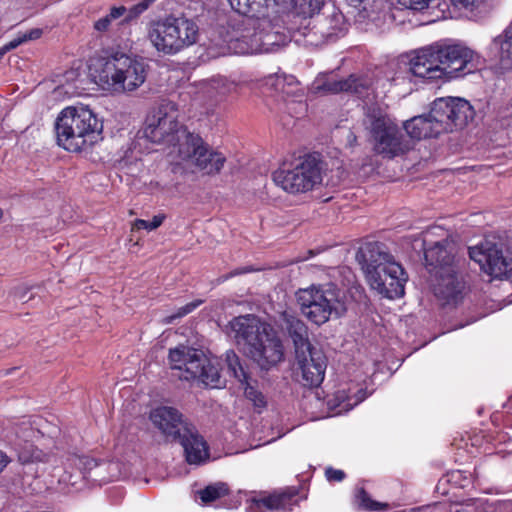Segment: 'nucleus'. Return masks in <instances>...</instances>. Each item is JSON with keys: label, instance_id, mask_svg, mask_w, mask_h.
Masks as SVG:
<instances>
[{"label": "nucleus", "instance_id": "f257e3e1", "mask_svg": "<svg viewBox=\"0 0 512 512\" xmlns=\"http://www.w3.org/2000/svg\"><path fill=\"white\" fill-rule=\"evenodd\" d=\"M484 64L479 53L464 44L435 43L416 52L411 73L429 80H452L478 71Z\"/></svg>", "mask_w": 512, "mask_h": 512}, {"label": "nucleus", "instance_id": "f03ea898", "mask_svg": "<svg viewBox=\"0 0 512 512\" xmlns=\"http://www.w3.org/2000/svg\"><path fill=\"white\" fill-rule=\"evenodd\" d=\"M233 10L246 16L239 35L230 40L229 47L236 54L266 52L283 40L280 19L272 17L273 0H228Z\"/></svg>", "mask_w": 512, "mask_h": 512}, {"label": "nucleus", "instance_id": "7ed1b4c3", "mask_svg": "<svg viewBox=\"0 0 512 512\" xmlns=\"http://www.w3.org/2000/svg\"><path fill=\"white\" fill-rule=\"evenodd\" d=\"M90 71L94 82L103 90L117 93L135 91L146 79L143 60L123 52L98 59Z\"/></svg>", "mask_w": 512, "mask_h": 512}, {"label": "nucleus", "instance_id": "20e7f679", "mask_svg": "<svg viewBox=\"0 0 512 512\" xmlns=\"http://www.w3.org/2000/svg\"><path fill=\"white\" fill-rule=\"evenodd\" d=\"M55 129L61 147L70 152H79L97 142L103 125L88 107L69 106L59 113Z\"/></svg>", "mask_w": 512, "mask_h": 512}, {"label": "nucleus", "instance_id": "39448f33", "mask_svg": "<svg viewBox=\"0 0 512 512\" xmlns=\"http://www.w3.org/2000/svg\"><path fill=\"white\" fill-rule=\"evenodd\" d=\"M362 256L363 270L372 289L389 299L404 295L407 275L391 254L375 243L368 245Z\"/></svg>", "mask_w": 512, "mask_h": 512}, {"label": "nucleus", "instance_id": "423d86ee", "mask_svg": "<svg viewBox=\"0 0 512 512\" xmlns=\"http://www.w3.org/2000/svg\"><path fill=\"white\" fill-rule=\"evenodd\" d=\"M362 126L375 153L392 159L403 154L406 146L398 124L387 112V106L372 103L363 108Z\"/></svg>", "mask_w": 512, "mask_h": 512}, {"label": "nucleus", "instance_id": "0eeeda50", "mask_svg": "<svg viewBox=\"0 0 512 512\" xmlns=\"http://www.w3.org/2000/svg\"><path fill=\"white\" fill-rule=\"evenodd\" d=\"M197 24L185 17H166L152 21L147 28V39L157 52L175 55L196 43Z\"/></svg>", "mask_w": 512, "mask_h": 512}, {"label": "nucleus", "instance_id": "6e6552de", "mask_svg": "<svg viewBox=\"0 0 512 512\" xmlns=\"http://www.w3.org/2000/svg\"><path fill=\"white\" fill-rule=\"evenodd\" d=\"M168 359L171 368L180 371V379H197L212 388H218L223 383L217 359L208 357L202 350L179 345L170 349Z\"/></svg>", "mask_w": 512, "mask_h": 512}, {"label": "nucleus", "instance_id": "1a4fd4ad", "mask_svg": "<svg viewBox=\"0 0 512 512\" xmlns=\"http://www.w3.org/2000/svg\"><path fill=\"white\" fill-rule=\"evenodd\" d=\"M301 312L311 322L322 325L332 315L339 317L345 310L340 291L333 285H312L296 293Z\"/></svg>", "mask_w": 512, "mask_h": 512}, {"label": "nucleus", "instance_id": "9d476101", "mask_svg": "<svg viewBox=\"0 0 512 512\" xmlns=\"http://www.w3.org/2000/svg\"><path fill=\"white\" fill-rule=\"evenodd\" d=\"M321 162L313 155L296 159L290 166H282L272 174L273 182L287 193L299 194L312 190L322 182Z\"/></svg>", "mask_w": 512, "mask_h": 512}, {"label": "nucleus", "instance_id": "9b49d317", "mask_svg": "<svg viewBox=\"0 0 512 512\" xmlns=\"http://www.w3.org/2000/svg\"><path fill=\"white\" fill-rule=\"evenodd\" d=\"M172 153H176L179 164L208 176L219 174L227 161L223 153L211 148L195 134H184L183 140Z\"/></svg>", "mask_w": 512, "mask_h": 512}, {"label": "nucleus", "instance_id": "f8f14e48", "mask_svg": "<svg viewBox=\"0 0 512 512\" xmlns=\"http://www.w3.org/2000/svg\"><path fill=\"white\" fill-rule=\"evenodd\" d=\"M144 137L152 143L172 144L170 155L176 158L177 149L184 134H189L178 121V109L173 102H163L146 118Z\"/></svg>", "mask_w": 512, "mask_h": 512}, {"label": "nucleus", "instance_id": "ddd939ff", "mask_svg": "<svg viewBox=\"0 0 512 512\" xmlns=\"http://www.w3.org/2000/svg\"><path fill=\"white\" fill-rule=\"evenodd\" d=\"M470 258L487 275L503 279L512 276V251H504L491 241H483L469 248Z\"/></svg>", "mask_w": 512, "mask_h": 512}, {"label": "nucleus", "instance_id": "4468645a", "mask_svg": "<svg viewBox=\"0 0 512 512\" xmlns=\"http://www.w3.org/2000/svg\"><path fill=\"white\" fill-rule=\"evenodd\" d=\"M432 116L437 118L443 132L465 127L475 117L473 106L459 97L438 98L432 104Z\"/></svg>", "mask_w": 512, "mask_h": 512}, {"label": "nucleus", "instance_id": "2eb2a0df", "mask_svg": "<svg viewBox=\"0 0 512 512\" xmlns=\"http://www.w3.org/2000/svg\"><path fill=\"white\" fill-rule=\"evenodd\" d=\"M247 355L261 368L269 370L284 359V347L277 332L269 325L263 335L248 348Z\"/></svg>", "mask_w": 512, "mask_h": 512}, {"label": "nucleus", "instance_id": "dca6fc26", "mask_svg": "<svg viewBox=\"0 0 512 512\" xmlns=\"http://www.w3.org/2000/svg\"><path fill=\"white\" fill-rule=\"evenodd\" d=\"M297 369L300 371L305 386L318 387L324 380L327 358L324 352L315 347L306 353L295 356Z\"/></svg>", "mask_w": 512, "mask_h": 512}, {"label": "nucleus", "instance_id": "f3484780", "mask_svg": "<svg viewBox=\"0 0 512 512\" xmlns=\"http://www.w3.org/2000/svg\"><path fill=\"white\" fill-rule=\"evenodd\" d=\"M431 234L432 231L428 230L423 240L425 261L430 272L435 273L436 270H451L453 267L460 266L459 260L455 259L453 243L447 238H444L430 244L428 236Z\"/></svg>", "mask_w": 512, "mask_h": 512}, {"label": "nucleus", "instance_id": "a211bd4d", "mask_svg": "<svg viewBox=\"0 0 512 512\" xmlns=\"http://www.w3.org/2000/svg\"><path fill=\"white\" fill-rule=\"evenodd\" d=\"M150 420L162 434L172 440L177 441L181 435L192 424L183 419L182 414L173 407L160 406L150 412Z\"/></svg>", "mask_w": 512, "mask_h": 512}, {"label": "nucleus", "instance_id": "6ab92c4d", "mask_svg": "<svg viewBox=\"0 0 512 512\" xmlns=\"http://www.w3.org/2000/svg\"><path fill=\"white\" fill-rule=\"evenodd\" d=\"M436 279L434 284L435 295L445 304H457L463 298L464 282L460 275V266L446 270H436L433 273Z\"/></svg>", "mask_w": 512, "mask_h": 512}, {"label": "nucleus", "instance_id": "aec40b11", "mask_svg": "<svg viewBox=\"0 0 512 512\" xmlns=\"http://www.w3.org/2000/svg\"><path fill=\"white\" fill-rule=\"evenodd\" d=\"M268 327L269 324L261 322L259 318L250 314L235 317L229 322L234 339L239 345L244 346L246 352Z\"/></svg>", "mask_w": 512, "mask_h": 512}, {"label": "nucleus", "instance_id": "412c9836", "mask_svg": "<svg viewBox=\"0 0 512 512\" xmlns=\"http://www.w3.org/2000/svg\"><path fill=\"white\" fill-rule=\"evenodd\" d=\"M225 362L229 373L244 387L245 396L253 402L254 406L258 408L265 407L266 399L264 395L249 384V375L233 350H229L225 353Z\"/></svg>", "mask_w": 512, "mask_h": 512}, {"label": "nucleus", "instance_id": "4be33fe9", "mask_svg": "<svg viewBox=\"0 0 512 512\" xmlns=\"http://www.w3.org/2000/svg\"><path fill=\"white\" fill-rule=\"evenodd\" d=\"M184 449L189 464H201L209 458L208 446L196 427L191 425L177 440Z\"/></svg>", "mask_w": 512, "mask_h": 512}, {"label": "nucleus", "instance_id": "5701e85b", "mask_svg": "<svg viewBox=\"0 0 512 512\" xmlns=\"http://www.w3.org/2000/svg\"><path fill=\"white\" fill-rule=\"evenodd\" d=\"M407 134L414 139L436 137L443 132L437 118L432 116V109L428 115H419L404 123Z\"/></svg>", "mask_w": 512, "mask_h": 512}, {"label": "nucleus", "instance_id": "b1692460", "mask_svg": "<svg viewBox=\"0 0 512 512\" xmlns=\"http://www.w3.org/2000/svg\"><path fill=\"white\" fill-rule=\"evenodd\" d=\"M317 89L323 90L325 93L336 94L339 92H350L359 97H364L368 94L370 84L367 79L351 75L347 79L328 80Z\"/></svg>", "mask_w": 512, "mask_h": 512}, {"label": "nucleus", "instance_id": "393cba45", "mask_svg": "<svg viewBox=\"0 0 512 512\" xmlns=\"http://www.w3.org/2000/svg\"><path fill=\"white\" fill-rule=\"evenodd\" d=\"M324 4V0H291V8L286 14L292 25L290 30L299 29L303 21L312 18L320 11Z\"/></svg>", "mask_w": 512, "mask_h": 512}, {"label": "nucleus", "instance_id": "a878e982", "mask_svg": "<svg viewBox=\"0 0 512 512\" xmlns=\"http://www.w3.org/2000/svg\"><path fill=\"white\" fill-rule=\"evenodd\" d=\"M314 28H317V32L326 40L342 36L347 30L344 15L337 11H333L327 17L317 19Z\"/></svg>", "mask_w": 512, "mask_h": 512}, {"label": "nucleus", "instance_id": "bb28decb", "mask_svg": "<svg viewBox=\"0 0 512 512\" xmlns=\"http://www.w3.org/2000/svg\"><path fill=\"white\" fill-rule=\"evenodd\" d=\"M288 333L292 338L294 348H295V356L299 355L301 352H307L315 348L308 339V328L304 322L299 319L291 318L288 320Z\"/></svg>", "mask_w": 512, "mask_h": 512}, {"label": "nucleus", "instance_id": "cd10ccee", "mask_svg": "<svg viewBox=\"0 0 512 512\" xmlns=\"http://www.w3.org/2000/svg\"><path fill=\"white\" fill-rule=\"evenodd\" d=\"M493 46L499 52L502 66L512 68V26L507 27L502 34L494 38Z\"/></svg>", "mask_w": 512, "mask_h": 512}, {"label": "nucleus", "instance_id": "c85d7f7f", "mask_svg": "<svg viewBox=\"0 0 512 512\" xmlns=\"http://www.w3.org/2000/svg\"><path fill=\"white\" fill-rule=\"evenodd\" d=\"M354 8L360 20H373L375 15L384 8L385 0H347Z\"/></svg>", "mask_w": 512, "mask_h": 512}, {"label": "nucleus", "instance_id": "c756f323", "mask_svg": "<svg viewBox=\"0 0 512 512\" xmlns=\"http://www.w3.org/2000/svg\"><path fill=\"white\" fill-rule=\"evenodd\" d=\"M249 82L250 80L245 76H240L234 79L218 77L213 79V87L217 90L219 95L228 96L238 93L239 90L248 85Z\"/></svg>", "mask_w": 512, "mask_h": 512}, {"label": "nucleus", "instance_id": "7c9ffc66", "mask_svg": "<svg viewBox=\"0 0 512 512\" xmlns=\"http://www.w3.org/2000/svg\"><path fill=\"white\" fill-rule=\"evenodd\" d=\"M295 496V491L283 492L263 499V503L269 509L286 510L290 509V507L296 502L294 499Z\"/></svg>", "mask_w": 512, "mask_h": 512}, {"label": "nucleus", "instance_id": "2f4dec72", "mask_svg": "<svg viewBox=\"0 0 512 512\" xmlns=\"http://www.w3.org/2000/svg\"><path fill=\"white\" fill-rule=\"evenodd\" d=\"M125 13L126 7L124 6L112 7L107 15L101 17L94 23V29L100 33L108 31L112 22L122 18Z\"/></svg>", "mask_w": 512, "mask_h": 512}, {"label": "nucleus", "instance_id": "473e14b6", "mask_svg": "<svg viewBox=\"0 0 512 512\" xmlns=\"http://www.w3.org/2000/svg\"><path fill=\"white\" fill-rule=\"evenodd\" d=\"M367 397L363 389L357 390L353 395L347 394L345 390L338 391L336 399L339 401L338 406H342L343 410H350Z\"/></svg>", "mask_w": 512, "mask_h": 512}, {"label": "nucleus", "instance_id": "72a5a7b5", "mask_svg": "<svg viewBox=\"0 0 512 512\" xmlns=\"http://www.w3.org/2000/svg\"><path fill=\"white\" fill-rule=\"evenodd\" d=\"M226 494H228V488L224 483L208 485L199 491V496L205 503L212 502L222 496H225Z\"/></svg>", "mask_w": 512, "mask_h": 512}, {"label": "nucleus", "instance_id": "f704fd0d", "mask_svg": "<svg viewBox=\"0 0 512 512\" xmlns=\"http://www.w3.org/2000/svg\"><path fill=\"white\" fill-rule=\"evenodd\" d=\"M491 0H451V3L459 8L469 12L482 13L490 8Z\"/></svg>", "mask_w": 512, "mask_h": 512}, {"label": "nucleus", "instance_id": "c9c22d12", "mask_svg": "<svg viewBox=\"0 0 512 512\" xmlns=\"http://www.w3.org/2000/svg\"><path fill=\"white\" fill-rule=\"evenodd\" d=\"M294 82L295 78L291 75L287 76L285 74H274L265 77L263 80V85L276 91L283 92L285 83L292 85Z\"/></svg>", "mask_w": 512, "mask_h": 512}, {"label": "nucleus", "instance_id": "e433bc0d", "mask_svg": "<svg viewBox=\"0 0 512 512\" xmlns=\"http://www.w3.org/2000/svg\"><path fill=\"white\" fill-rule=\"evenodd\" d=\"M201 304H202V300H195V301H192L190 303H187L186 305L178 308L176 313H174L172 315H169V316H166L163 319V323L164 324H171L176 319L182 318V317L188 315L189 313L193 312Z\"/></svg>", "mask_w": 512, "mask_h": 512}, {"label": "nucleus", "instance_id": "4c0bfd02", "mask_svg": "<svg viewBox=\"0 0 512 512\" xmlns=\"http://www.w3.org/2000/svg\"><path fill=\"white\" fill-rule=\"evenodd\" d=\"M357 498L359 499L361 506L367 510L383 511L387 509V504L373 501L363 488L358 490Z\"/></svg>", "mask_w": 512, "mask_h": 512}, {"label": "nucleus", "instance_id": "58836bf2", "mask_svg": "<svg viewBox=\"0 0 512 512\" xmlns=\"http://www.w3.org/2000/svg\"><path fill=\"white\" fill-rule=\"evenodd\" d=\"M165 218H166V216L164 214H158V215L153 216L152 221L136 219L133 223V228L134 229H146L148 231H153L162 225Z\"/></svg>", "mask_w": 512, "mask_h": 512}, {"label": "nucleus", "instance_id": "ea45409f", "mask_svg": "<svg viewBox=\"0 0 512 512\" xmlns=\"http://www.w3.org/2000/svg\"><path fill=\"white\" fill-rule=\"evenodd\" d=\"M73 463L84 473H87L98 466V462L90 456H76L73 459Z\"/></svg>", "mask_w": 512, "mask_h": 512}, {"label": "nucleus", "instance_id": "a19ab883", "mask_svg": "<svg viewBox=\"0 0 512 512\" xmlns=\"http://www.w3.org/2000/svg\"><path fill=\"white\" fill-rule=\"evenodd\" d=\"M326 477L329 481H337L340 482L345 478V473L342 470L334 469V468H328L326 469Z\"/></svg>", "mask_w": 512, "mask_h": 512}, {"label": "nucleus", "instance_id": "79ce46f5", "mask_svg": "<svg viewBox=\"0 0 512 512\" xmlns=\"http://www.w3.org/2000/svg\"><path fill=\"white\" fill-rule=\"evenodd\" d=\"M25 42V38L23 37V34L20 32L14 39H12L4 45V49H6L9 52Z\"/></svg>", "mask_w": 512, "mask_h": 512}, {"label": "nucleus", "instance_id": "37998d69", "mask_svg": "<svg viewBox=\"0 0 512 512\" xmlns=\"http://www.w3.org/2000/svg\"><path fill=\"white\" fill-rule=\"evenodd\" d=\"M25 42V38L23 37V34L20 32L14 39H12L4 45V49H6L9 52Z\"/></svg>", "mask_w": 512, "mask_h": 512}, {"label": "nucleus", "instance_id": "c03bdc74", "mask_svg": "<svg viewBox=\"0 0 512 512\" xmlns=\"http://www.w3.org/2000/svg\"><path fill=\"white\" fill-rule=\"evenodd\" d=\"M21 33L23 34L25 41L28 42V41L36 40V39L40 38L42 35V30L39 28H33L29 31L21 32Z\"/></svg>", "mask_w": 512, "mask_h": 512}, {"label": "nucleus", "instance_id": "a18cd8bd", "mask_svg": "<svg viewBox=\"0 0 512 512\" xmlns=\"http://www.w3.org/2000/svg\"><path fill=\"white\" fill-rule=\"evenodd\" d=\"M9 462L10 459L8 456L4 452L0 451V473L4 470Z\"/></svg>", "mask_w": 512, "mask_h": 512}, {"label": "nucleus", "instance_id": "49530a36", "mask_svg": "<svg viewBox=\"0 0 512 512\" xmlns=\"http://www.w3.org/2000/svg\"><path fill=\"white\" fill-rule=\"evenodd\" d=\"M19 458L23 462H28V461L40 460V455H39V452L33 453L31 456H26L25 454H20Z\"/></svg>", "mask_w": 512, "mask_h": 512}, {"label": "nucleus", "instance_id": "de8ad7c7", "mask_svg": "<svg viewBox=\"0 0 512 512\" xmlns=\"http://www.w3.org/2000/svg\"><path fill=\"white\" fill-rule=\"evenodd\" d=\"M250 271H251V270H250V269H248V268H243V269H241V270L237 269V270H235V271L231 272V273H230V275H229V277L236 276V275L243 274V273H247V272H250ZM227 278H228V276H227V277H225V279H227Z\"/></svg>", "mask_w": 512, "mask_h": 512}, {"label": "nucleus", "instance_id": "09e8293b", "mask_svg": "<svg viewBox=\"0 0 512 512\" xmlns=\"http://www.w3.org/2000/svg\"><path fill=\"white\" fill-rule=\"evenodd\" d=\"M8 51L6 49H4V46H2L0 48V60L3 58V56L7 53Z\"/></svg>", "mask_w": 512, "mask_h": 512}, {"label": "nucleus", "instance_id": "8fccbe9b", "mask_svg": "<svg viewBox=\"0 0 512 512\" xmlns=\"http://www.w3.org/2000/svg\"><path fill=\"white\" fill-rule=\"evenodd\" d=\"M2 214H3V213H2V210L0 209V218L2 217Z\"/></svg>", "mask_w": 512, "mask_h": 512}]
</instances>
